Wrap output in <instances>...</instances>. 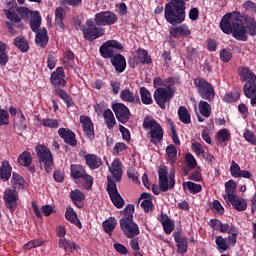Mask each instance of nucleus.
Masks as SVG:
<instances>
[{
  "instance_id": "2",
  "label": "nucleus",
  "mask_w": 256,
  "mask_h": 256,
  "mask_svg": "<svg viewBox=\"0 0 256 256\" xmlns=\"http://www.w3.org/2000/svg\"><path fill=\"white\" fill-rule=\"evenodd\" d=\"M123 49V44L117 40H107L99 48L102 59H110V63L117 73H123L127 69L125 56L121 53H116V51H123Z\"/></svg>"
},
{
  "instance_id": "47",
  "label": "nucleus",
  "mask_w": 256,
  "mask_h": 256,
  "mask_svg": "<svg viewBox=\"0 0 256 256\" xmlns=\"http://www.w3.org/2000/svg\"><path fill=\"white\" fill-rule=\"evenodd\" d=\"M166 155L170 163H177V147L170 144L166 147Z\"/></svg>"
},
{
  "instance_id": "7",
  "label": "nucleus",
  "mask_w": 256,
  "mask_h": 256,
  "mask_svg": "<svg viewBox=\"0 0 256 256\" xmlns=\"http://www.w3.org/2000/svg\"><path fill=\"white\" fill-rule=\"evenodd\" d=\"M142 127L144 129H150L148 135H150V143L153 145H159L163 141V127L152 117L146 116L143 120Z\"/></svg>"
},
{
  "instance_id": "59",
  "label": "nucleus",
  "mask_w": 256,
  "mask_h": 256,
  "mask_svg": "<svg viewBox=\"0 0 256 256\" xmlns=\"http://www.w3.org/2000/svg\"><path fill=\"white\" fill-rule=\"evenodd\" d=\"M9 111L7 110H0V127L4 125H9Z\"/></svg>"
},
{
  "instance_id": "25",
  "label": "nucleus",
  "mask_w": 256,
  "mask_h": 256,
  "mask_svg": "<svg viewBox=\"0 0 256 256\" xmlns=\"http://www.w3.org/2000/svg\"><path fill=\"white\" fill-rule=\"evenodd\" d=\"M35 43L41 47V49H45V47H47V44L49 43V34L47 33V28H40L38 32H36Z\"/></svg>"
},
{
  "instance_id": "49",
  "label": "nucleus",
  "mask_w": 256,
  "mask_h": 256,
  "mask_svg": "<svg viewBox=\"0 0 256 256\" xmlns=\"http://www.w3.org/2000/svg\"><path fill=\"white\" fill-rule=\"evenodd\" d=\"M63 57V65L66 67H73V63H75V53L71 50H66Z\"/></svg>"
},
{
  "instance_id": "61",
  "label": "nucleus",
  "mask_w": 256,
  "mask_h": 256,
  "mask_svg": "<svg viewBox=\"0 0 256 256\" xmlns=\"http://www.w3.org/2000/svg\"><path fill=\"white\" fill-rule=\"evenodd\" d=\"M239 236V230H236V232H232L228 238H227V243H228V247L230 245V247H235V245H237V237Z\"/></svg>"
},
{
  "instance_id": "15",
  "label": "nucleus",
  "mask_w": 256,
  "mask_h": 256,
  "mask_svg": "<svg viewBox=\"0 0 256 256\" xmlns=\"http://www.w3.org/2000/svg\"><path fill=\"white\" fill-rule=\"evenodd\" d=\"M112 110L114 111L116 119H118L119 123H122L123 125H125V123H129V119H131V111L125 104H113Z\"/></svg>"
},
{
  "instance_id": "20",
  "label": "nucleus",
  "mask_w": 256,
  "mask_h": 256,
  "mask_svg": "<svg viewBox=\"0 0 256 256\" xmlns=\"http://www.w3.org/2000/svg\"><path fill=\"white\" fill-rule=\"evenodd\" d=\"M6 18L9 21H6V27L8 32L13 36L17 35V31H15V24L21 23V17L15 11L7 10Z\"/></svg>"
},
{
  "instance_id": "48",
  "label": "nucleus",
  "mask_w": 256,
  "mask_h": 256,
  "mask_svg": "<svg viewBox=\"0 0 256 256\" xmlns=\"http://www.w3.org/2000/svg\"><path fill=\"white\" fill-rule=\"evenodd\" d=\"M215 243L220 253H225V251L229 249V244L227 243V239L223 238V236H216Z\"/></svg>"
},
{
  "instance_id": "60",
  "label": "nucleus",
  "mask_w": 256,
  "mask_h": 256,
  "mask_svg": "<svg viewBox=\"0 0 256 256\" xmlns=\"http://www.w3.org/2000/svg\"><path fill=\"white\" fill-rule=\"evenodd\" d=\"M81 179L84 182L83 187L89 191L93 187V176L86 173Z\"/></svg>"
},
{
  "instance_id": "10",
  "label": "nucleus",
  "mask_w": 256,
  "mask_h": 256,
  "mask_svg": "<svg viewBox=\"0 0 256 256\" xmlns=\"http://www.w3.org/2000/svg\"><path fill=\"white\" fill-rule=\"evenodd\" d=\"M107 188L106 191L112 201L113 205L116 206L117 209H123L125 205V200L117 190V183L111 179V177H107Z\"/></svg>"
},
{
  "instance_id": "27",
  "label": "nucleus",
  "mask_w": 256,
  "mask_h": 256,
  "mask_svg": "<svg viewBox=\"0 0 256 256\" xmlns=\"http://www.w3.org/2000/svg\"><path fill=\"white\" fill-rule=\"evenodd\" d=\"M72 203L78 208L83 209L82 201H85V193L79 189L72 190L69 194Z\"/></svg>"
},
{
  "instance_id": "41",
  "label": "nucleus",
  "mask_w": 256,
  "mask_h": 256,
  "mask_svg": "<svg viewBox=\"0 0 256 256\" xmlns=\"http://www.w3.org/2000/svg\"><path fill=\"white\" fill-rule=\"evenodd\" d=\"M178 118L184 125H189V123H191V114L189 113V110H187V107L180 106L178 108Z\"/></svg>"
},
{
  "instance_id": "53",
  "label": "nucleus",
  "mask_w": 256,
  "mask_h": 256,
  "mask_svg": "<svg viewBox=\"0 0 256 256\" xmlns=\"http://www.w3.org/2000/svg\"><path fill=\"white\" fill-rule=\"evenodd\" d=\"M243 138L245 139V141L250 143V145H256V136L254 131L246 129L243 133Z\"/></svg>"
},
{
  "instance_id": "52",
  "label": "nucleus",
  "mask_w": 256,
  "mask_h": 256,
  "mask_svg": "<svg viewBox=\"0 0 256 256\" xmlns=\"http://www.w3.org/2000/svg\"><path fill=\"white\" fill-rule=\"evenodd\" d=\"M41 125L48 127V129H57L59 128V120L46 118L42 120Z\"/></svg>"
},
{
  "instance_id": "37",
  "label": "nucleus",
  "mask_w": 256,
  "mask_h": 256,
  "mask_svg": "<svg viewBox=\"0 0 256 256\" xmlns=\"http://www.w3.org/2000/svg\"><path fill=\"white\" fill-rule=\"evenodd\" d=\"M135 213V205L127 204L125 209L120 212V215L124 216L119 220V222L123 221H133V215Z\"/></svg>"
},
{
  "instance_id": "5",
  "label": "nucleus",
  "mask_w": 256,
  "mask_h": 256,
  "mask_svg": "<svg viewBox=\"0 0 256 256\" xmlns=\"http://www.w3.org/2000/svg\"><path fill=\"white\" fill-rule=\"evenodd\" d=\"M82 35L86 41L93 43L105 35V28L101 27L95 19L88 18L81 28Z\"/></svg>"
},
{
  "instance_id": "40",
  "label": "nucleus",
  "mask_w": 256,
  "mask_h": 256,
  "mask_svg": "<svg viewBox=\"0 0 256 256\" xmlns=\"http://www.w3.org/2000/svg\"><path fill=\"white\" fill-rule=\"evenodd\" d=\"M30 29L33 31V33L39 32V27H41V14L39 11H34L32 14V18L30 19Z\"/></svg>"
},
{
  "instance_id": "17",
  "label": "nucleus",
  "mask_w": 256,
  "mask_h": 256,
  "mask_svg": "<svg viewBox=\"0 0 256 256\" xmlns=\"http://www.w3.org/2000/svg\"><path fill=\"white\" fill-rule=\"evenodd\" d=\"M80 124L82 125V129L86 139L93 141V139H95V124H93V120H91V117L81 115Z\"/></svg>"
},
{
  "instance_id": "14",
  "label": "nucleus",
  "mask_w": 256,
  "mask_h": 256,
  "mask_svg": "<svg viewBox=\"0 0 256 256\" xmlns=\"http://www.w3.org/2000/svg\"><path fill=\"white\" fill-rule=\"evenodd\" d=\"M50 83L54 91L67 87V81H65V70L63 67H58L54 72L51 73Z\"/></svg>"
},
{
  "instance_id": "43",
  "label": "nucleus",
  "mask_w": 256,
  "mask_h": 256,
  "mask_svg": "<svg viewBox=\"0 0 256 256\" xmlns=\"http://www.w3.org/2000/svg\"><path fill=\"white\" fill-rule=\"evenodd\" d=\"M104 121L109 130L115 127L117 121L115 120V115L111 109H106L103 113Z\"/></svg>"
},
{
  "instance_id": "12",
  "label": "nucleus",
  "mask_w": 256,
  "mask_h": 256,
  "mask_svg": "<svg viewBox=\"0 0 256 256\" xmlns=\"http://www.w3.org/2000/svg\"><path fill=\"white\" fill-rule=\"evenodd\" d=\"M94 21L100 27H106L107 25H115L118 18L117 14L113 11H102L94 15Z\"/></svg>"
},
{
  "instance_id": "58",
  "label": "nucleus",
  "mask_w": 256,
  "mask_h": 256,
  "mask_svg": "<svg viewBox=\"0 0 256 256\" xmlns=\"http://www.w3.org/2000/svg\"><path fill=\"white\" fill-rule=\"evenodd\" d=\"M185 162L189 169H195L197 167V160L195 159V156L191 153H187L185 156Z\"/></svg>"
},
{
  "instance_id": "29",
  "label": "nucleus",
  "mask_w": 256,
  "mask_h": 256,
  "mask_svg": "<svg viewBox=\"0 0 256 256\" xmlns=\"http://www.w3.org/2000/svg\"><path fill=\"white\" fill-rule=\"evenodd\" d=\"M58 245L60 249H64V251L67 253L69 251L70 253H73V251H79L81 250V247L77 245V243L67 240L65 238H60Z\"/></svg>"
},
{
  "instance_id": "3",
  "label": "nucleus",
  "mask_w": 256,
  "mask_h": 256,
  "mask_svg": "<svg viewBox=\"0 0 256 256\" xmlns=\"http://www.w3.org/2000/svg\"><path fill=\"white\" fill-rule=\"evenodd\" d=\"M189 0H170L164 7V18L174 27L181 25L187 17L185 2Z\"/></svg>"
},
{
  "instance_id": "36",
  "label": "nucleus",
  "mask_w": 256,
  "mask_h": 256,
  "mask_svg": "<svg viewBox=\"0 0 256 256\" xmlns=\"http://www.w3.org/2000/svg\"><path fill=\"white\" fill-rule=\"evenodd\" d=\"M136 55L139 63H141L142 65H151V63H153L149 52H147V50L145 49L139 48L136 51Z\"/></svg>"
},
{
  "instance_id": "26",
  "label": "nucleus",
  "mask_w": 256,
  "mask_h": 256,
  "mask_svg": "<svg viewBox=\"0 0 256 256\" xmlns=\"http://www.w3.org/2000/svg\"><path fill=\"white\" fill-rule=\"evenodd\" d=\"M159 221L164 229V233L166 235H171V233H173V229H175V222L165 213H161Z\"/></svg>"
},
{
  "instance_id": "9",
  "label": "nucleus",
  "mask_w": 256,
  "mask_h": 256,
  "mask_svg": "<svg viewBox=\"0 0 256 256\" xmlns=\"http://www.w3.org/2000/svg\"><path fill=\"white\" fill-rule=\"evenodd\" d=\"M238 75L240 77V81L245 83L243 87L244 95L256 87V75L251 71V68L241 66L238 69Z\"/></svg>"
},
{
  "instance_id": "13",
  "label": "nucleus",
  "mask_w": 256,
  "mask_h": 256,
  "mask_svg": "<svg viewBox=\"0 0 256 256\" xmlns=\"http://www.w3.org/2000/svg\"><path fill=\"white\" fill-rule=\"evenodd\" d=\"M119 223L120 229L127 239H135V237L141 235V230H139V225L135 222V220H124L123 222Z\"/></svg>"
},
{
  "instance_id": "30",
  "label": "nucleus",
  "mask_w": 256,
  "mask_h": 256,
  "mask_svg": "<svg viewBox=\"0 0 256 256\" xmlns=\"http://www.w3.org/2000/svg\"><path fill=\"white\" fill-rule=\"evenodd\" d=\"M12 171L13 167H11L9 161L4 160L0 166V181H9V179H11Z\"/></svg>"
},
{
  "instance_id": "6",
  "label": "nucleus",
  "mask_w": 256,
  "mask_h": 256,
  "mask_svg": "<svg viewBox=\"0 0 256 256\" xmlns=\"http://www.w3.org/2000/svg\"><path fill=\"white\" fill-rule=\"evenodd\" d=\"M35 152L38 163L43 165L44 171H46V173H51L53 171V167H55V160L51 149L45 146V144H38L35 146Z\"/></svg>"
},
{
  "instance_id": "50",
  "label": "nucleus",
  "mask_w": 256,
  "mask_h": 256,
  "mask_svg": "<svg viewBox=\"0 0 256 256\" xmlns=\"http://www.w3.org/2000/svg\"><path fill=\"white\" fill-rule=\"evenodd\" d=\"M217 139L219 143H226V141H229L231 139V132H229L228 129H221L217 132Z\"/></svg>"
},
{
  "instance_id": "24",
  "label": "nucleus",
  "mask_w": 256,
  "mask_h": 256,
  "mask_svg": "<svg viewBox=\"0 0 256 256\" xmlns=\"http://www.w3.org/2000/svg\"><path fill=\"white\" fill-rule=\"evenodd\" d=\"M170 35L173 36L174 39H181V37H189V35H191V30L187 24H182L170 28Z\"/></svg>"
},
{
  "instance_id": "18",
  "label": "nucleus",
  "mask_w": 256,
  "mask_h": 256,
  "mask_svg": "<svg viewBox=\"0 0 256 256\" xmlns=\"http://www.w3.org/2000/svg\"><path fill=\"white\" fill-rule=\"evenodd\" d=\"M172 235L176 243L177 253H181V255H185V253H187V250L189 249L187 236H185L183 232H180V231H174Z\"/></svg>"
},
{
  "instance_id": "64",
  "label": "nucleus",
  "mask_w": 256,
  "mask_h": 256,
  "mask_svg": "<svg viewBox=\"0 0 256 256\" xmlns=\"http://www.w3.org/2000/svg\"><path fill=\"white\" fill-rule=\"evenodd\" d=\"M244 95L247 97V99H251V105H256V86H254V88H252L249 92H246Z\"/></svg>"
},
{
  "instance_id": "22",
  "label": "nucleus",
  "mask_w": 256,
  "mask_h": 256,
  "mask_svg": "<svg viewBox=\"0 0 256 256\" xmlns=\"http://www.w3.org/2000/svg\"><path fill=\"white\" fill-rule=\"evenodd\" d=\"M120 99L125 103L141 105V98H139V94L135 95L129 88H126L120 92Z\"/></svg>"
},
{
  "instance_id": "21",
  "label": "nucleus",
  "mask_w": 256,
  "mask_h": 256,
  "mask_svg": "<svg viewBox=\"0 0 256 256\" xmlns=\"http://www.w3.org/2000/svg\"><path fill=\"white\" fill-rule=\"evenodd\" d=\"M121 167H123V164L121 163V160L119 158H115L111 163V166L109 167V171L113 179H115V181L117 182L123 179V170Z\"/></svg>"
},
{
  "instance_id": "38",
  "label": "nucleus",
  "mask_w": 256,
  "mask_h": 256,
  "mask_svg": "<svg viewBox=\"0 0 256 256\" xmlns=\"http://www.w3.org/2000/svg\"><path fill=\"white\" fill-rule=\"evenodd\" d=\"M140 94V103L142 102L143 105H153V97L151 96V91L146 87H141L139 89Z\"/></svg>"
},
{
  "instance_id": "51",
  "label": "nucleus",
  "mask_w": 256,
  "mask_h": 256,
  "mask_svg": "<svg viewBox=\"0 0 256 256\" xmlns=\"http://www.w3.org/2000/svg\"><path fill=\"white\" fill-rule=\"evenodd\" d=\"M219 231L220 233H228V235H231V233H235L238 229L234 224L222 223Z\"/></svg>"
},
{
  "instance_id": "45",
  "label": "nucleus",
  "mask_w": 256,
  "mask_h": 256,
  "mask_svg": "<svg viewBox=\"0 0 256 256\" xmlns=\"http://www.w3.org/2000/svg\"><path fill=\"white\" fill-rule=\"evenodd\" d=\"M198 109L200 111V115H202V117H205L206 119H209V117H211V105L208 104L207 101H200L198 104Z\"/></svg>"
},
{
  "instance_id": "16",
  "label": "nucleus",
  "mask_w": 256,
  "mask_h": 256,
  "mask_svg": "<svg viewBox=\"0 0 256 256\" xmlns=\"http://www.w3.org/2000/svg\"><path fill=\"white\" fill-rule=\"evenodd\" d=\"M17 201H19V192L13 189H7L4 192V203L6 209H9L11 213H14L17 209Z\"/></svg>"
},
{
  "instance_id": "34",
  "label": "nucleus",
  "mask_w": 256,
  "mask_h": 256,
  "mask_svg": "<svg viewBox=\"0 0 256 256\" xmlns=\"http://www.w3.org/2000/svg\"><path fill=\"white\" fill-rule=\"evenodd\" d=\"M87 174V171L85 170V167L79 164H72L70 166V175L72 179H82V177H85Z\"/></svg>"
},
{
  "instance_id": "54",
  "label": "nucleus",
  "mask_w": 256,
  "mask_h": 256,
  "mask_svg": "<svg viewBox=\"0 0 256 256\" xmlns=\"http://www.w3.org/2000/svg\"><path fill=\"white\" fill-rule=\"evenodd\" d=\"M233 59V53H231V50L224 48L220 50V60L223 63H229Z\"/></svg>"
},
{
  "instance_id": "31",
  "label": "nucleus",
  "mask_w": 256,
  "mask_h": 256,
  "mask_svg": "<svg viewBox=\"0 0 256 256\" xmlns=\"http://www.w3.org/2000/svg\"><path fill=\"white\" fill-rule=\"evenodd\" d=\"M235 193H237V182L235 180L225 182V195H223L225 201L231 199V197H235L237 195Z\"/></svg>"
},
{
  "instance_id": "42",
  "label": "nucleus",
  "mask_w": 256,
  "mask_h": 256,
  "mask_svg": "<svg viewBox=\"0 0 256 256\" xmlns=\"http://www.w3.org/2000/svg\"><path fill=\"white\" fill-rule=\"evenodd\" d=\"M14 45L21 51V53H27L29 51V41L24 36H18L14 39Z\"/></svg>"
},
{
  "instance_id": "32",
  "label": "nucleus",
  "mask_w": 256,
  "mask_h": 256,
  "mask_svg": "<svg viewBox=\"0 0 256 256\" xmlns=\"http://www.w3.org/2000/svg\"><path fill=\"white\" fill-rule=\"evenodd\" d=\"M11 183L13 188L12 191H21V189H25V178L16 172L12 173Z\"/></svg>"
},
{
  "instance_id": "28",
  "label": "nucleus",
  "mask_w": 256,
  "mask_h": 256,
  "mask_svg": "<svg viewBox=\"0 0 256 256\" xmlns=\"http://www.w3.org/2000/svg\"><path fill=\"white\" fill-rule=\"evenodd\" d=\"M84 159L86 161V165L92 170L99 169V167L103 165V160H101V158L95 154H86Z\"/></svg>"
},
{
  "instance_id": "23",
  "label": "nucleus",
  "mask_w": 256,
  "mask_h": 256,
  "mask_svg": "<svg viewBox=\"0 0 256 256\" xmlns=\"http://www.w3.org/2000/svg\"><path fill=\"white\" fill-rule=\"evenodd\" d=\"M226 201L232 205L233 209L240 213L247 210V201L241 196L235 195Z\"/></svg>"
},
{
  "instance_id": "4",
  "label": "nucleus",
  "mask_w": 256,
  "mask_h": 256,
  "mask_svg": "<svg viewBox=\"0 0 256 256\" xmlns=\"http://www.w3.org/2000/svg\"><path fill=\"white\" fill-rule=\"evenodd\" d=\"M167 171V166H163L158 169V183L152 185V193L154 195H160L162 193H167V191L175 187V174H170Z\"/></svg>"
},
{
  "instance_id": "1",
  "label": "nucleus",
  "mask_w": 256,
  "mask_h": 256,
  "mask_svg": "<svg viewBox=\"0 0 256 256\" xmlns=\"http://www.w3.org/2000/svg\"><path fill=\"white\" fill-rule=\"evenodd\" d=\"M219 27L226 35H232L236 41L245 42L249 40L248 35L250 37H255L256 35L255 18L246 16L243 21L239 12L226 13L222 17Z\"/></svg>"
},
{
  "instance_id": "33",
  "label": "nucleus",
  "mask_w": 256,
  "mask_h": 256,
  "mask_svg": "<svg viewBox=\"0 0 256 256\" xmlns=\"http://www.w3.org/2000/svg\"><path fill=\"white\" fill-rule=\"evenodd\" d=\"M65 217L67 221H70L73 225L78 227V229H83V225L81 224V220H79V216H77V212L73 210V208H68L65 213Z\"/></svg>"
},
{
  "instance_id": "63",
  "label": "nucleus",
  "mask_w": 256,
  "mask_h": 256,
  "mask_svg": "<svg viewBox=\"0 0 256 256\" xmlns=\"http://www.w3.org/2000/svg\"><path fill=\"white\" fill-rule=\"evenodd\" d=\"M164 83H165L164 88L167 89L168 91H172L175 94V87H173L175 85V78L170 76L164 80Z\"/></svg>"
},
{
  "instance_id": "56",
  "label": "nucleus",
  "mask_w": 256,
  "mask_h": 256,
  "mask_svg": "<svg viewBox=\"0 0 256 256\" xmlns=\"http://www.w3.org/2000/svg\"><path fill=\"white\" fill-rule=\"evenodd\" d=\"M241 166H239V164H237L234 160L232 161V164L230 166V173L232 175V177H235V179H238L239 177H241Z\"/></svg>"
},
{
  "instance_id": "57",
  "label": "nucleus",
  "mask_w": 256,
  "mask_h": 256,
  "mask_svg": "<svg viewBox=\"0 0 256 256\" xmlns=\"http://www.w3.org/2000/svg\"><path fill=\"white\" fill-rule=\"evenodd\" d=\"M17 13L20 15L21 19L27 20L31 15H33L35 12L29 10L27 7H19L17 9Z\"/></svg>"
},
{
  "instance_id": "8",
  "label": "nucleus",
  "mask_w": 256,
  "mask_h": 256,
  "mask_svg": "<svg viewBox=\"0 0 256 256\" xmlns=\"http://www.w3.org/2000/svg\"><path fill=\"white\" fill-rule=\"evenodd\" d=\"M194 85L202 99H205L209 102L214 101L215 88L213 87L212 83L207 82L205 78H196L194 79Z\"/></svg>"
},
{
  "instance_id": "39",
  "label": "nucleus",
  "mask_w": 256,
  "mask_h": 256,
  "mask_svg": "<svg viewBox=\"0 0 256 256\" xmlns=\"http://www.w3.org/2000/svg\"><path fill=\"white\" fill-rule=\"evenodd\" d=\"M18 163L21 167H31V164L33 163L31 152L23 151L18 157Z\"/></svg>"
},
{
  "instance_id": "46",
  "label": "nucleus",
  "mask_w": 256,
  "mask_h": 256,
  "mask_svg": "<svg viewBox=\"0 0 256 256\" xmlns=\"http://www.w3.org/2000/svg\"><path fill=\"white\" fill-rule=\"evenodd\" d=\"M55 95H57L64 103L67 105V107H71L73 105V98L63 90V88H60L59 90L54 91Z\"/></svg>"
},
{
  "instance_id": "11",
  "label": "nucleus",
  "mask_w": 256,
  "mask_h": 256,
  "mask_svg": "<svg viewBox=\"0 0 256 256\" xmlns=\"http://www.w3.org/2000/svg\"><path fill=\"white\" fill-rule=\"evenodd\" d=\"M175 97L173 91L167 90L165 87H159L154 91V101L160 109H167V103Z\"/></svg>"
},
{
  "instance_id": "19",
  "label": "nucleus",
  "mask_w": 256,
  "mask_h": 256,
  "mask_svg": "<svg viewBox=\"0 0 256 256\" xmlns=\"http://www.w3.org/2000/svg\"><path fill=\"white\" fill-rule=\"evenodd\" d=\"M58 135L69 147H75L77 145V134H75L73 130L69 128H59Z\"/></svg>"
},
{
  "instance_id": "62",
  "label": "nucleus",
  "mask_w": 256,
  "mask_h": 256,
  "mask_svg": "<svg viewBox=\"0 0 256 256\" xmlns=\"http://www.w3.org/2000/svg\"><path fill=\"white\" fill-rule=\"evenodd\" d=\"M140 207L144 210V213H149V211H153V200H143L140 204Z\"/></svg>"
},
{
  "instance_id": "35",
  "label": "nucleus",
  "mask_w": 256,
  "mask_h": 256,
  "mask_svg": "<svg viewBox=\"0 0 256 256\" xmlns=\"http://www.w3.org/2000/svg\"><path fill=\"white\" fill-rule=\"evenodd\" d=\"M183 190L188 191L191 195H197L203 191V186L192 181H187L182 184Z\"/></svg>"
},
{
  "instance_id": "44",
  "label": "nucleus",
  "mask_w": 256,
  "mask_h": 256,
  "mask_svg": "<svg viewBox=\"0 0 256 256\" xmlns=\"http://www.w3.org/2000/svg\"><path fill=\"white\" fill-rule=\"evenodd\" d=\"M102 227L105 233H108V235H111L113 231H115V227H117V219H115L114 217L108 218L102 223Z\"/></svg>"
},
{
  "instance_id": "55",
  "label": "nucleus",
  "mask_w": 256,
  "mask_h": 256,
  "mask_svg": "<svg viewBox=\"0 0 256 256\" xmlns=\"http://www.w3.org/2000/svg\"><path fill=\"white\" fill-rule=\"evenodd\" d=\"M240 97L241 94L239 92H230L224 96V101L226 103H235L236 101H239Z\"/></svg>"
}]
</instances>
